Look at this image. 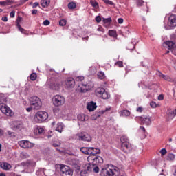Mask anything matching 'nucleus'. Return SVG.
I'll return each mask as SVG.
<instances>
[{"label": "nucleus", "mask_w": 176, "mask_h": 176, "mask_svg": "<svg viewBox=\"0 0 176 176\" xmlns=\"http://www.w3.org/2000/svg\"><path fill=\"white\" fill-rule=\"evenodd\" d=\"M119 174V168L113 165H109L108 167L103 168L101 170V176H116Z\"/></svg>", "instance_id": "f257e3e1"}, {"label": "nucleus", "mask_w": 176, "mask_h": 176, "mask_svg": "<svg viewBox=\"0 0 176 176\" xmlns=\"http://www.w3.org/2000/svg\"><path fill=\"white\" fill-rule=\"evenodd\" d=\"M49 114L46 111H38L34 116V120L36 123H43L45 120H47Z\"/></svg>", "instance_id": "f03ea898"}, {"label": "nucleus", "mask_w": 176, "mask_h": 176, "mask_svg": "<svg viewBox=\"0 0 176 176\" xmlns=\"http://www.w3.org/2000/svg\"><path fill=\"white\" fill-rule=\"evenodd\" d=\"M52 101L54 107H61L65 104V98L61 95H55Z\"/></svg>", "instance_id": "7ed1b4c3"}, {"label": "nucleus", "mask_w": 176, "mask_h": 176, "mask_svg": "<svg viewBox=\"0 0 176 176\" xmlns=\"http://www.w3.org/2000/svg\"><path fill=\"white\" fill-rule=\"evenodd\" d=\"M30 105L33 109H41L42 107V101H41V99L38 96H32L30 98Z\"/></svg>", "instance_id": "20e7f679"}, {"label": "nucleus", "mask_w": 176, "mask_h": 176, "mask_svg": "<svg viewBox=\"0 0 176 176\" xmlns=\"http://www.w3.org/2000/svg\"><path fill=\"white\" fill-rule=\"evenodd\" d=\"M89 160H91V163H93L95 166H98V164H102L104 163V159L100 155H96L93 153L91 155L88 157Z\"/></svg>", "instance_id": "39448f33"}, {"label": "nucleus", "mask_w": 176, "mask_h": 176, "mask_svg": "<svg viewBox=\"0 0 176 176\" xmlns=\"http://www.w3.org/2000/svg\"><path fill=\"white\" fill-rule=\"evenodd\" d=\"M135 120L142 125L151 126V124H152V121L151 120V117L149 116L136 117Z\"/></svg>", "instance_id": "423d86ee"}, {"label": "nucleus", "mask_w": 176, "mask_h": 176, "mask_svg": "<svg viewBox=\"0 0 176 176\" xmlns=\"http://www.w3.org/2000/svg\"><path fill=\"white\" fill-rule=\"evenodd\" d=\"M60 174L61 176H72L74 175V171L67 166L60 165Z\"/></svg>", "instance_id": "0eeeda50"}, {"label": "nucleus", "mask_w": 176, "mask_h": 176, "mask_svg": "<svg viewBox=\"0 0 176 176\" xmlns=\"http://www.w3.org/2000/svg\"><path fill=\"white\" fill-rule=\"evenodd\" d=\"M0 111L6 116L12 117L14 115V113L10 109V107L3 103H0Z\"/></svg>", "instance_id": "6e6552de"}, {"label": "nucleus", "mask_w": 176, "mask_h": 176, "mask_svg": "<svg viewBox=\"0 0 176 176\" xmlns=\"http://www.w3.org/2000/svg\"><path fill=\"white\" fill-rule=\"evenodd\" d=\"M176 27V15H170L168 21V25H165L166 30H173Z\"/></svg>", "instance_id": "1a4fd4ad"}, {"label": "nucleus", "mask_w": 176, "mask_h": 176, "mask_svg": "<svg viewBox=\"0 0 176 176\" xmlns=\"http://www.w3.org/2000/svg\"><path fill=\"white\" fill-rule=\"evenodd\" d=\"M96 95L98 96V97H102L103 100H108V98H111V94L105 91V89L104 88H98L96 89Z\"/></svg>", "instance_id": "9d476101"}, {"label": "nucleus", "mask_w": 176, "mask_h": 176, "mask_svg": "<svg viewBox=\"0 0 176 176\" xmlns=\"http://www.w3.org/2000/svg\"><path fill=\"white\" fill-rule=\"evenodd\" d=\"M85 167L87 168V171H89L90 173H91V171L96 173V174L100 173V168L92 162L85 165Z\"/></svg>", "instance_id": "9b49d317"}, {"label": "nucleus", "mask_w": 176, "mask_h": 176, "mask_svg": "<svg viewBox=\"0 0 176 176\" xmlns=\"http://www.w3.org/2000/svg\"><path fill=\"white\" fill-rule=\"evenodd\" d=\"M79 141H85L86 142H90L91 141V136L86 132H82L78 134Z\"/></svg>", "instance_id": "f8f14e48"}, {"label": "nucleus", "mask_w": 176, "mask_h": 176, "mask_svg": "<svg viewBox=\"0 0 176 176\" xmlns=\"http://www.w3.org/2000/svg\"><path fill=\"white\" fill-rule=\"evenodd\" d=\"M121 149L125 153H129V152H131V151H133V146L131 145V144H130L129 142L122 143Z\"/></svg>", "instance_id": "ddd939ff"}, {"label": "nucleus", "mask_w": 176, "mask_h": 176, "mask_svg": "<svg viewBox=\"0 0 176 176\" xmlns=\"http://www.w3.org/2000/svg\"><path fill=\"white\" fill-rule=\"evenodd\" d=\"M19 145L21 148H23L24 149H28L30 148H34V146L35 144L34 143H31L28 140H22L19 142Z\"/></svg>", "instance_id": "4468645a"}, {"label": "nucleus", "mask_w": 176, "mask_h": 176, "mask_svg": "<svg viewBox=\"0 0 176 176\" xmlns=\"http://www.w3.org/2000/svg\"><path fill=\"white\" fill-rule=\"evenodd\" d=\"M25 166L27 169L29 170V173H32V171H34L35 166H36V162H35L34 161L28 160L25 163Z\"/></svg>", "instance_id": "2eb2a0df"}, {"label": "nucleus", "mask_w": 176, "mask_h": 176, "mask_svg": "<svg viewBox=\"0 0 176 176\" xmlns=\"http://www.w3.org/2000/svg\"><path fill=\"white\" fill-rule=\"evenodd\" d=\"M164 45L168 47V49H169V50H171L172 52H174V50L176 47L175 43L173 41H167L164 43Z\"/></svg>", "instance_id": "dca6fc26"}, {"label": "nucleus", "mask_w": 176, "mask_h": 176, "mask_svg": "<svg viewBox=\"0 0 176 176\" xmlns=\"http://www.w3.org/2000/svg\"><path fill=\"white\" fill-rule=\"evenodd\" d=\"M87 109H88L89 112H93V111L97 109V104L94 101H91L87 103Z\"/></svg>", "instance_id": "f3484780"}, {"label": "nucleus", "mask_w": 176, "mask_h": 176, "mask_svg": "<svg viewBox=\"0 0 176 176\" xmlns=\"http://www.w3.org/2000/svg\"><path fill=\"white\" fill-rule=\"evenodd\" d=\"M80 151L84 155H93V151H91V147H81Z\"/></svg>", "instance_id": "a211bd4d"}, {"label": "nucleus", "mask_w": 176, "mask_h": 176, "mask_svg": "<svg viewBox=\"0 0 176 176\" xmlns=\"http://www.w3.org/2000/svg\"><path fill=\"white\" fill-rule=\"evenodd\" d=\"M66 87H74L75 86V80L73 78H69L65 82Z\"/></svg>", "instance_id": "6ab92c4d"}, {"label": "nucleus", "mask_w": 176, "mask_h": 176, "mask_svg": "<svg viewBox=\"0 0 176 176\" xmlns=\"http://www.w3.org/2000/svg\"><path fill=\"white\" fill-rule=\"evenodd\" d=\"M12 130H14V131H17V130H21V129H23V124L17 122H14V124L12 126Z\"/></svg>", "instance_id": "aec40b11"}, {"label": "nucleus", "mask_w": 176, "mask_h": 176, "mask_svg": "<svg viewBox=\"0 0 176 176\" xmlns=\"http://www.w3.org/2000/svg\"><path fill=\"white\" fill-rule=\"evenodd\" d=\"M61 86V83L58 81H56L55 82H52L50 84V87L52 89V90H58Z\"/></svg>", "instance_id": "412c9836"}, {"label": "nucleus", "mask_w": 176, "mask_h": 176, "mask_svg": "<svg viewBox=\"0 0 176 176\" xmlns=\"http://www.w3.org/2000/svg\"><path fill=\"white\" fill-rule=\"evenodd\" d=\"M167 115L169 119H173L176 116V109H169L167 111Z\"/></svg>", "instance_id": "4be33fe9"}, {"label": "nucleus", "mask_w": 176, "mask_h": 176, "mask_svg": "<svg viewBox=\"0 0 176 176\" xmlns=\"http://www.w3.org/2000/svg\"><path fill=\"white\" fill-rule=\"evenodd\" d=\"M1 168H3V170H6V171H9V170L12 168V165L8 163L4 162L1 164Z\"/></svg>", "instance_id": "5701e85b"}, {"label": "nucleus", "mask_w": 176, "mask_h": 176, "mask_svg": "<svg viewBox=\"0 0 176 176\" xmlns=\"http://www.w3.org/2000/svg\"><path fill=\"white\" fill-rule=\"evenodd\" d=\"M64 129V125L63 123L59 122L57 124V126L56 128V131H58V133H63V129Z\"/></svg>", "instance_id": "b1692460"}, {"label": "nucleus", "mask_w": 176, "mask_h": 176, "mask_svg": "<svg viewBox=\"0 0 176 176\" xmlns=\"http://www.w3.org/2000/svg\"><path fill=\"white\" fill-rule=\"evenodd\" d=\"M41 5L43 8H47L50 5V0H41Z\"/></svg>", "instance_id": "393cba45"}, {"label": "nucleus", "mask_w": 176, "mask_h": 176, "mask_svg": "<svg viewBox=\"0 0 176 176\" xmlns=\"http://www.w3.org/2000/svg\"><path fill=\"white\" fill-rule=\"evenodd\" d=\"M77 118L80 122H85V120H87L88 119L85 114H79Z\"/></svg>", "instance_id": "a878e982"}, {"label": "nucleus", "mask_w": 176, "mask_h": 176, "mask_svg": "<svg viewBox=\"0 0 176 176\" xmlns=\"http://www.w3.org/2000/svg\"><path fill=\"white\" fill-rule=\"evenodd\" d=\"M36 175L38 176H43L45 175L46 173H45V169H38V171L36 173Z\"/></svg>", "instance_id": "bb28decb"}, {"label": "nucleus", "mask_w": 176, "mask_h": 176, "mask_svg": "<svg viewBox=\"0 0 176 176\" xmlns=\"http://www.w3.org/2000/svg\"><path fill=\"white\" fill-rule=\"evenodd\" d=\"M175 159V155L173 153H170L167 155L166 160L169 162H173Z\"/></svg>", "instance_id": "cd10ccee"}, {"label": "nucleus", "mask_w": 176, "mask_h": 176, "mask_svg": "<svg viewBox=\"0 0 176 176\" xmlns=\"http://www.w3.org/2000/svg\"><path fill=\"white\" fill-rule=\"evenodd\" d=\"M67 6H68L69 9H71V10L75 9L76 8V3L70 2V3H68Z\"/></svg>", "instance_id": "c85d7f7f"}, {"label": "nucleus", "mask_w": 176, "mask_h": 176, "mask_svg": "<svg viewBox=\"0 0 176 176\" xmlns=\"http://www.w3.org/2000/svg\"><path fill=\"white\" fill-rule=\"evenodd\" d=\"M109 35L110 36H113V38H116V36H118V34H116V31L115 30H109Z\"/></svg>", "instance_id": "c756f323"}, {"label": "nucleus", "mask_w": 176, "mask_h": 176, "mask_svg": "<svg viewBox=\"0 0 176 176\" xmlns=\"http://www.w3.org/2000/svg\"><path fill=\"white\" fill-rule=\"evenodd\" d=\"M90 3H91V6H93V8H95L96 9H97V8H98V3L97 1H96V0H91Z\"/></svg>", "instance_id": "7c9ffc66"}, {"label": "nucleus", "mask_w": 176, "mask_h": 176, "mask_svg": "<svg viewBox=\"0 0 176 176\" xmlns=\"http://www.w3.org/2000/svg\"><path fill=\"white\" fill-rule=\"evenodd\" d=\"M91 151H94L96 155H100V153H101V150L98 148L91 147Z\"/></svg>", "instance_id": "2f4dec72"}, {"label": "nucleus", "mask_w": 176, "mask_h": 176, "mask_svg": "<svg viewBox=\"0 0 176 176\" xmlns=\"http://www.w3.org/2000/svg\"><path fill=\"white\" fill-rule=\"evenodd\" d=\"M17 27H18L19 30L21 31V32L22 34H27V31H25V30L24 28H23L21 27V25H20V24L18 23Z\"/></svg>", "instance_id": "473e14b6"}, {"label": "nucleus", "mask_w": 176, "mask_h": 176, "mask_svg": "<svg viewBox=\"0 0 176 176\" xmlns=\"http://www.w3.org/2000/svg\"><path fill=\"white\" fill-rule=\"evenodd\" d=\"M120 141L122 144H125V142H129V139L126 136H122L120 138Z\"/></svg>", "instance_id": "72a5a7b5"}, {"label": "nucleus", "mask_w": 176, "mask_h": 176, "mask_svg": "<svg viewBox=\"0 0 176 176\" xmlns=\"http://www.w3.org/2000/svg\"><path fill=\"white\" fill-rule=\"evenodd\" d=\"M98 79H104L105 78V74L103 72H100L98 73Z\"/></svg>", "instance_id": "f704fd0d"}, {"label": "nucleus", "mask_w": 176, "mask_h": 176, "mask_svg": "<svg viewBox=\"0 0 176 176\" xmlns=\"http://www.w3.org/2000/svg\"><path fill=\"white\" fill-rule=\"evenodd\" d=\"M103 23L104 24H111V23H112V19H111V18H104Z\"/></svg>", "instance_id": "c9c22d12"}, {"label": "nucleus", "mask_w": 176, "mask_h": 176, "mask_svg": "<svg viewBox=\"0 0 176 176\" xmlns=\"http://www.w3.org/2000/svg\"><path fill=\"white\" fill-rule=\"evenodd\" d=\"M122 116H129L130 115V111L128 110H123L121 111Z\"/></svg>", "instance_id": "e433bc0d"}, {"label": "nucleus", "mask_w": 176, "mask_h": 176, "mask_svg": "<svg viewBox=\"0 0 176 176\" xmlns=\"http://www.w3.org/2000/svg\"><path fill=\"white\" fill-rule=\"evenodd\" d=\"M85 87H87L86 89L81 88V93H86L88 89H90V87H89L88 84L83 85Z\"/></svg>", "instance_id": "4c0bfd02"}, {"label": "nucleus", "mask_w": 176, "mask_h": 176, "mask_svg": "<svg viewBox=\"0 0 176 176\" xmlns=\"http://www.w3.org/2000/svg\"><path fill=\"white\" fill-rule=\"evenodd\" d=\"M67 24V20L65 19H61L60 21H59V25L61 26V27H64V25H66Z\"/></svg>", "instance_id": "58836bf2"}, {"label": "nucleus", "mask_w": 176, "mask_h": 176, "mask_svg": "<svg viewBox=\"0 0 176 176\" xmlns=\"http://www.w3.org/2000/svg\"><path fill=\"white\" fill-rule=\"evenodd\" d=\"M115 65H117L120 68L123 67V61L122 60H118L115 63Z\"/></svg>", "instance_id": "ea45409f"}, {"label": "nucleus", "mask_w": 176, "mask_h": 176, "mask_svg": "<svg viewBox=\"0 0 176 176\" xmlns=\"http://www.w3.org/2000/svg\"><path fill=\"white\" fill-rule=\"evenodd\" d=\"M162 78L164 79V80H167L168 82H173V79L168 76L164 75Z\"/></svg>", "instance_id": "a19ab883"}, {"label": "nucleus", "mask_w": 176, "mask_h": 176, "mask_svg": "<svg viewBox=\"0 0 176 176\" xmlns=\"http://www.w3.org/2000/svg\"><path fill=\"white\" fill-rule=\"evenodd\" d=\"M103 2H104V3H106V5H110L111 6H113V5H115V3H113V2H112L111 1L109 0H102Z\"/></svg>", "instance_id": "79ce46f5"}, {"label": "nucleus", "mask_w": 176, "mask_h": 176, "mask_svg": "<svg viewBox=\"0 0 176 176\" xmlns=\"http://www.w3.org/2000/svg\"><path fill=\"white\" fill-rule=\"evenodd\" d=\"M60 146H61V142H56L52 144V146H54V148H57Z\"/></svg>", "instance_id": "37998d69"}, {"label": "nucleus", "mask_w": 176, "mask_h": 176, "mask_svg": "<svg viewBox=\"0 0 176 176\" xmlns=\"http://www.w3.org/2000/svg\"><path fill=\"white\" fill-rule=\"evenodd\" d=\"M36 74L35 73H32L31 75H30V79L31 80H36Z\"/></svg>", "instance_id": "c03bdc74"}, {"label": "nucleus", "mask_w": 176, "mask_h": 176, "mask_svg": "<svg viewBox=\"0 0 176 176\" xmlns=\"http://www.w3.org/2000/svg\"><path fill=\"white\" fill-rule=\"evenodd\" d=\"M6 3L7 6L13 5V3H14V0H6Z\"/></svg>", "instance_id": "a18cd8bd"}, {"label": "nucleus", "mask_w": 176, "mask_h": 176, "mask_svg": "<svg viewBox=\"0 0 176 176\" xmlns=\"http://www.w3.org/2000/svg\"><path fill=\"white\" fill-rule=\"evenodd\" d=\"M85 79V77L83 76H78L76 78V80L77 82H82V80H83Z\"/></svg>", "instance_id": "49530a36"}, {"label": "nucleus", "mask_w": 176, "mask_h": 176, "mask_svg": "<svg viewBox=\"0 0 176 176\" xmlns=\"http://www.w3.org/2000/svg\"><path fill=\"white\" fill-rule=\"evenodd\" d=\"M150 107H151V108H156V107H157V104L155 102H151Z\"/></svg>", "instance_id": "de8ad7c7"}, {"label": "nucleus", "mask_w": 176, "mask_h": 176, "mask_svg": "<svg viewBox=\"0 0 176 176\" xmlns=\"http://www.w3.org/2000/svg\"><path fill=\"white\" fill-rule=\"evenodd\" d=\"M160 153L162 155V156H164V155L167 153V150H166V148H162L160 151Z\"/></svg>", "instance_id": "09e8293b"}, {"label": "nucleus", "mask_w": 176, "mask_h": 176, "mask_svg": "<svg viewBox=\"0 0 176 176\" xmlns=\"http://www.w3.org/2000/svg\"><path fill=\"white\" fill-rule=\"evenodd\" d=\"M43 131H45V129L42 127H39L38 128V134H42V133H43Z\"/></svg>", "instance_id": "8fccbe9b"}, {"label": "nucleus", "mask_w": 176, "mask_h": 176, "mask_svg": "<svg viewBox=\"0 0 176 176\" xmlns=\"http://www.w3.org/2000/svg\"><path fill=\"white\" fill-rule=\"evenodd\" d=\"M170 39H171V41H175V39H176V34L175 33H173L170 35Z\"/></svg>", "instance_id": "3c124183"}, {"label": "nucleus", "mask_w": 176, "mask_h": 176, "mask_svg": "<svg viewBox=\"0 0 176 176\" xmlns=\"http://www.w3.org/2000/svg\"><path fill=\"white\" fill-rule=\"evenodd\" d=\"M43 24H44L45 25H50V21L49 20L46 19V20H45V21H43Z\"/></svg>", "instance_id": "603ef678"}, {"label": "nucleus", "mask_w": 176, "mask_h": 176, "mask_svg": "<svg viewBox=\"0 0 176 176\" xmlns=\"http://www.w3.org/2000/svg\"><path fill=\"white\" fill-rule=\"evenodd\" d=\"M95 20H96V21L97 23H100V22L101 21V16H97L96 17Z\"/></svg>", "instance_id": "864d4df0"}, {"label": "nucleus", "mask_w": 176, "mask_h": 176, "mask_svg": "<svg viewBox=\"0 0 176 176\" xmlns=\"http://www.w3.org/2000/svg\"><path fill=\"white\" fill-rule=\"evenodd\" d=\"M38 6H39V3L35 2L33 3L32 8L33 9H35V8H38Z\"/></svg>", "instance_id": "5fc2aeb1"}, {"label": "nucleus", "mask_w": 176, "mask_h": 176, "mask_svg": "<svg viewBox=\"0 0 176 176\" xmlns=\"http://www.w3.org/2000/svg\"><path fill=\"white\" fill-rule=\"evenodd\" d=\"M15 14H16V12L12 11V12L10 13V17L13 18V17H14Z\"/></svg>", "instance_id": "6e6d98bb"}, {"label": "nucleus", "mask_w": 176, "mask_h": 176, "mask_svg": "<svg viewBox=\"0 0 176 176\" xmlns=\"http://www.w3.org/2000/svg\"><path fill=\"white\" fill-rule=\"evenodd\" d=\"M8 135H10V137L14 136V133L10 131H8Z\"/></svg>", "instance_id": "4d7b16f0"}, {"label": "nucleus", "mask_w": 176, "mask_h": 176, "mask_svg": "<svg viewBox=\"0 0 176 176\" xmlns=\"http://www.w3.org/2000/svg\"><path fill=\"white\" fill-rule=\"evenodd\" d=\"M164 98V96L162 94L158 96V100L160 101H162V100H163Z\"/></svg>", "instance_id": "13d9d810"}, {"label": "nucleus", "mask_w": 176, "mask_h": 176, "mask_svg": "<svg viewBox=\"0 0 176 176\" xmlns=\"http://www.w3.org/2000/svg\"><path fill=\"white\" fill-rule=\"evenodd\" d=\"M87 171H89V170H87V169L83 170H82V171L80 172V175H83V174H87Z\"/></svg>", "instance_id": "bf43d9fd"}, {"label": "nucleus", "mask_w": 176, "mask_h": 176, "mask_svg": "<svg viewBox=\"0 0 176 176\" xmlns=\"http://www.w3.org/2000/svg\"><path fill=\"white\" fill-rule=\"evenodd\" d=\"M32 109H34V107H32V106H31L30 107H28L26 109L27 112H31V111H32Z\"/></svg>", "instance_id": "052dcab7"}, {"label": "nucleus", "mask_w": 176, "mask_h": 176, "mask_svg": "<svg viewBox=\"0 0 176 176\" xmlns=\"http://www.w3.org/2000/svg\"><path fill=\"white\" fill-rule=\"evenodd\" d=\"M118 23L119 24H123V19L122 18H119L118 19Z\"/></svg>", "instance_id": "680f3d73"}, {"label": "nucleus", "mask_w": 176, "mask_h": 176, "mask_svg": "<svg viewBox=\"0 0 176 176\" xmlns=\"http://www.w3.org/2000/svg\"><path fill=\"white\" fill-rule=\"evenodd\" d=\"M25 2H28V0H21L20 1V5H24Z\"/></svg>", "instance_id": "e2e57ef3"}, {"label": "nucleus", "mask_w": 176, "mask_h": 176, "mask_svg": "<svg viewBox=\"0 0 176 176\" xmlns=\"http://www.w3.org/2000/svg\"><path fill=\"white\" fill-rule=\"evenodd\" d=\"M137 112H142V107H140L136 109Z\"/></svg>", "instance_id": "0e129e2a"}, {"label": "nucleus", "mask_w": 176, "mask_h": 176, "mask_svg": "<svg viewBox=\"0 0 176 176\" xmlns=\"http://www.w3.org/2000/svg\"><path fill=\"white\" fill-rule=\"evenodd\" d=\"M157 74L158 75V76H160V78H163V76H164V74H163L162 72H158L157 73Z\"/></svg>", "instance_id": "69168bd1"}, {"label": "nucleus", "mask_w": 176, "mask_h": 176, "mask_svg": "<svg viewBox=\"0 0 176 176\" xmlns=\"http://www.w3.org/2000/svg\"><path fill=\"white\" fill-rule=\"evenodd\" d=\"M0 5L3 6H6V1H0Z\"/></svg>", "instance_id": "338daca9"}, {"label": "nucleus", "mask_w": 176, "mask_h": 176, "mask_svg": "<svg viewBox=\"0 0 176 176\" xmlns=\"http://www.w3.org/2000/svg\"><path fill=\"white\" fill-rule=\"evenodd\" d=\"M36 13H38V10H33L32 11V14H36Z\"/></svg>", "instance_id": "774afa93"}]
</instances>
